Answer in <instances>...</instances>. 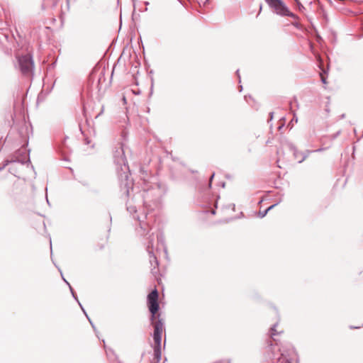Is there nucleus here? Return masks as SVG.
<instances>
[{
  "mask_svg": "<svg viewBox=\"0 0 363 363\" xmlns=\"http://www.w3.org/2000/svg\"><path fill=\"white\" fill-rule=\"evenodd\" d=\"M281 356L278 359L277 363H293L296 361L297 354L291 347H282L280 349Z\"/></svg>",
  "mask_w": 363,
  "mask_h": 363,
  "instance_id": "obj_3",
  "label": "nucleus"
},
{
  "mask_svg": "<svg viewBox=\"0 0 363 363\" xmlns=\"http://www.w3.org/2000/svg\"><path fill=\"white\" fill-rule=\"evenodd\" d=\"M158 298L159 294L157 289L152 291L147 296V306L151 313V323L154 328V353L157 360L161 357L162 335L164 332V323L160 318V314L158 313L160 308Z\"/></svg>",
  "mask_w": 363,
  "mask_h": 363,
  "instance_id": "obj_1",
  "label": "nucleus"
},
{
  "mask_svg": "<svg viewBox=\"0 0 363 363\" xmlns=\"http://www.w3.org/2000/svg\"><path fill=\"white\" fill-rule=\"evenodd\" d=\"M266 1L274 9L277 14L290 16L294 19L298 18L297 16L291 12L281 0H266Z\"/></svg>",
  "mask_w": 363,
  "mask_h": 363,
  "instance_id": "obj_2",
  "label": "nucleus"
},
{
  "mask_svg": "<svg viewBox=\"0 0 363 363\" xmlns=\"http://www.w3.org/2000/svg\"><path fill=\"white\" fill-rule=\"evenodd\" d=\"M322 65V61L319 59V67H320Z\"/></svg>",
  "mask_w": 363,
  "mask_h": 363,
  "instance_id": "obj_9",
  "label": "nucleus"
},
{
  "mask_svg": "<svg viewBox=\"0 0 363 363\" xmlns=\"http://www.w3.org/2000/svg\"><path fill=\"white\" fill-rule=\"evenodd\" d=\"M275 205H272L271 206H269L268 208H267V211H269L271 210L272 208H273L274 207Z\"/></svg>",
  "mask_w": 363,
  "mask_h": 363,
  "instance_id": "obj_7",
  "label": "nucleus"
},
{
  "mask_svg": "<svg viewBox=\"0 0 363 363\" xmlns=\"http://www.w3.org/2000/svg\"><path fill=\"white\" fill-rule=\"evenodd\" d=\"M214 177V174H213L210 178V184L211 183L212 180H213V178Z\"/></svg>",
  "mask_w": 363,
  "mask_h": 363,
  "instance_id": "obj_8",
  "label": "nucleus"
},
{
  "mask_svg": "<svg viewBox=\"0 0 363 363\" xmlns=\"http://www.w3.org/2000/svg\"><path fill=\"white\" fill-rule=\"evenodd\" d=\"M276 326H277V325H274V326L272 328V336H273V335H274L276 334V332H277V330H276V329H275Z\"/></svg>",
  "mask_w": 363,
  "mask_h": 363,
  "instance_id": "obj_6",
  "label": "nucleus"
},
{
  "mask_svg": "<svg viewBox=\"0 0 363 363\" xmlns=\"http://www.w3.org/2000/svg\"><path fill=\"white\" fill-rule=\"evenodd\" d=\"M18 65L23 74L30 75L33 71V61L29 55L18 57Z\"/></svg>",
  "mask_w": 363,
  "mask_h": 363,
  "instance_id": "obj_4",
  "label": "nucleus"
},
{
  "mask_svg": "<svg viewBox=\"0 0 363 363\" xmlns=\"http://www.w3.org/2000/svg\"><path fill=\"white\" fill-rule=\"evenodd\" d=\"M320 76L321 81L323 82V84H327L326 78L325 77V76L323 75V73H320Z\"/></svg>",
  "mask_w": 363,
  "mask_h": 363,
  "instance_id": "obj_5",
  "label": "nucleus"
}]
</instances>
